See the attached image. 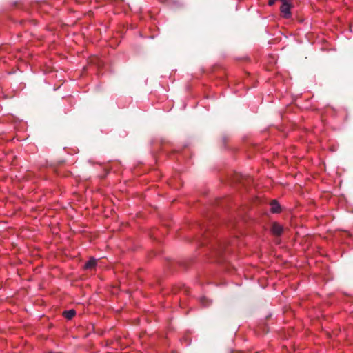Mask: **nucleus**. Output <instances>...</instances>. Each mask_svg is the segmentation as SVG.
I'll return each mask as SVG.
<instances>
[{"instance_id": "423d86ee", "label": "nucleus", "mask_w": 353, "mask_h": 353, "mask_svg": "<svg viewBox=\"0 0 353 353\" xmlns=\"http://www.w3.org/2000/svg\"><path fill=\"white\" fill-rule=\"evenodd\" d=\"M205 301H206L205 298H203L201 300V303L203 305V306H207L208 305V303H205Z\"/></svg>"}, {"instance_id": "f03ea898", "label": "nucleus", "mask_w": 353, "mask_h": 353, "mask_svg": "<svg viewBox=\"0 0 353 353\" xmlns=\"http://www.w3.org/2000/svg\"><path fill=\"white\" fill-rule=\"evenodd\" d=\"M271 231L274 234L279 236L283 232V227L277 223H274L272 225Z\"/></svg>"}, {"instance_id": "20e7f679", "label": "nucleus", "mask_w": 353, "mask_h": 353, "mask_svg": "<svg viewBox=\"0 0 353 353\" xmlns=\"http://www.w3.org/2000/svg\"><path fill=\"white\" fill-rule=\"evenodd\" d=\"M96 265H97V260L94 258H91L85 264L84 268L86 269H90V268H94Z\"/></svg>"}, {"instance_id": "f257e3e1", "label": "nucleus", "mask_w": 353, "mask_h": 353, "mask_svg": "<svg viewBox=\"0 0 353 353\" xmlns=\"http://www.w3.org/2000/svg\"><path fill=\"white\" fill-rule=\"evenodd\" d=\"M281 2L280 8L281 12L285 18H289L291 16V0H279Z\"/></svg>"}, {"instance_id": "39448f33", "label": "nucleus", "mask_w": 353, "mask_h": 353, "mask_svg": "<svg viewBox=\"0 0 353 353\" xmlns=\"http://www.w3.org/2000/svg\"><path fill=\"white\" fill-rule=\"evenodd\" d=\"M75 314H76V312L74 310H70L65 311L63 312V316L67 319L70 320L72 317L74 316Z\"/></svg>"}, {"instance_id": "7ed1b4c3", "label": "nucleus", "mask_w": 353, "mask_h": 353, "mask_svg": "<svg viewBox=\"0 0 353 353\" xmlns=\"http://www.w3.org/2000/svg\"><path fill=\"white\" fill-rule=\"evenodd\" d=\"M281 210V206L279 203L276 201H272L271 202V212L272 213H278Z\"/></svg>"}]
</instances>
